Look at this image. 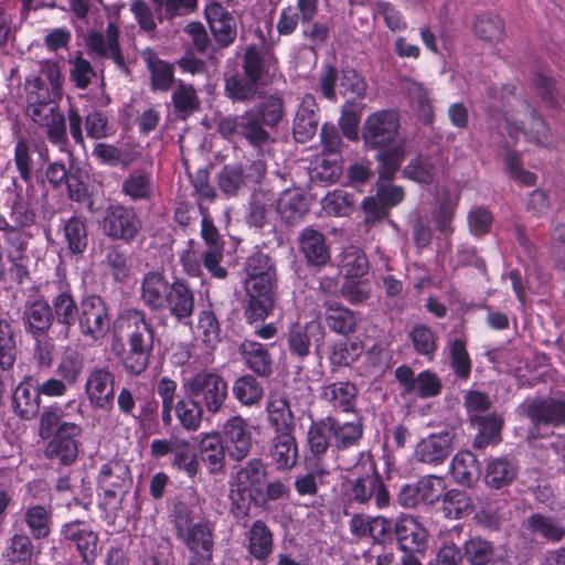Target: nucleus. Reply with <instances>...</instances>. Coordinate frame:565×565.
<instances>
[{
    "instance_id": "37",
    "label": "nucleus",
    "mask_w": 565,
    "mask_h": 565,
    "mask_svg": "<svg viewBox=\"0 0 565 565\" xmlns=\"http://www.w3.org/2000/svg\"><path fill=\"white\" fill-rule=\"evenodd\" d=\"M40 393L33 387V377L25 376L12 394V407L22 419L35 417L40 411Z\"/></svg>"
},
{
    "instance_id": "5",
    "label": "nucleus",
    "mask_w": 565,
    "mask_h": 565,
    "mask_svg": "<svg viewBox=\"0 0 565 565\" xmlns=\"http://www.w3.org/2000/svg\"><path fill=\"white\" fill-rule=\"evenodd\" d=\"M121 320L127 326L128 349L122 356V366L129 374L140 375L149 366L153 351L154 329L148 321L146 312L128 309Z\"/></svg>"
},
{
    "instance_id": "63",
    "label": "nucleus",
    "mask_w": 565,
    "mask_h": 565,
    "mask_svg": "<svg viewBox=\"0 0 565 565\" xmlns=\"http://www.w3.org/2000/svg\"><path fill=\"white\" fill-rule=\"evenodd\" d=\"M408 338L413 343L414 350L431 361L437 350V335L426 324H415L409 333Z\"/></svg>"
},
{
    "instance_id": "61",
    "label": "nucleus",
    "mask_w": 565,
    "mask_h": 565,
    "mask_svg": "<svg viewBox=\"0 0 565 565\" xmlns=\"http://www.w3.org/2000/svg\"><path fill=\"white\" fill-rule=\"evenodd\" d=\"M436 168L431 158L417 154L403 169V175L416 183L431 184L435 180Z\"/></svg>"
},
{
    "instance_id": "43",
    "label": "nucleus",
    "mask_w": 565,
    "mask_h": 565,
    "mask_svg": "<svg viewBox=\"0 0 565 565\" xmlns=\"http://www.w3.org/2000/svg\"><path fill=\"white\" fill-rule=\"evenodd\" d=\"M276 211L286 223L295 224L309 211L308 199L299 189H288L277 198Z\"/></svg>"
},
{
    "instance_id": "11",
    "label": "nucleus",
    "mask_w": 565,
    "mask_h": 565,
    "mask_svg": "<svg viewBox=\"0 0 565 565\" xmlns=\"http://www.w3.org/2000/svg\"><path fill=\"white\" fill-rule=\"evenodd\" d=\"M102 230L111 239L130 242L141 230V221L132 207L109 205L102 221Z\"/></svg>"
},
{
    "instance_id": "46",
    "label": "nucleus",
    "mask_w": 565,
    "mask_h": 565,
    "mask_svg": "<svg viewBox=\"0 0 565 565\" xmlns=\"http://www.w3.org/2000/svg\"><path fill=\"white\" fill-rule=\"evenodd\" d=\"M462 548V556L469 565H490L502 555L499 553V547L493 542L480 535L467 540Z\"/></svg>"
},
{
    "instance_id": "33",
    "label": "nucleus",
    "mask_w": 565,
    "mask_h": 565,
    "mask_svg": "<svg viewBox=\"0 0 565 565\" xmlns=\"http://www.w3.org/2000/svg\"><path fill=\"white\" fill-rule=\"evenodd\" d=\"M239 355L254 374L267 379L274 372V360L266 345L245 339L238 347Z\"/></svg>"
},
{
    "instance_id": "40",
    "label": "nucleus",
    "mask_w": 565,
    "mask_h": 565,
    "mask_svg": "<svg viewBox=\"0 0 565 565\" xmlns=\"http://www.w3.org/2000/svg\"><path fill=\"white\" fill-rule=\"evenodd\" d=\"M358 388L351 382H334L322 386L321 398L332 408L349 413L353 412L356 403Z\"/></svg>"
},
{
    "instance_id": "47",
    "label": "nucleus",
    "mask_w": 565,
    "mask_h": 565,
    "mask_svg": "<svg viewBox=\"0 0 565 565\" xmlns=\"http://www.w3.org/2000/svg\"><path fill=\"white\" fill-rule=\"evenodd\" d=\"M518 468L513 461L505 457L491 458L487 461L484 482L492 489H501L513 482Z\"/></svg>"
},
{
    "instance_id": "7",
    "label": "nucleus",
    "mask_w": 565,
    "mask_h": 565,
    "mask_svg": "<svg viewBox=\"0 0 565 565\" xmlns=\"http://www.w3.org/2000/svg\"><path fill=\"white\" fill-rule=\"evenodd\" d=\"M184 387L191 397H199L206 412L214 415L221 411L227 398V383L217 373L201 371L188 380Z\"/></svg>"
},
{
    "instance_id": "58",
    "label": "nucleus",
    "mask_w": 565,
    "mask_h": 565,
    "mask_svg": "<svg viewBox=\"0 0 565 565\" xmlns=\"http://www.w3.org/2000/svg\"><path fill=\"white\" fill-rule=\"evenodd\" d=\"M121 191L131 201L150 200L153 192L151 174L148 172H132L121 184Z\"/></svg>"
},
{
    "instance_id": "32",
    "label": "nucleus",
    "mask_w": 565,
    "mask_h": 565,
    "mask_svg": "<svg viewBox=\"0 0 565 565\" xmlns=\"http://www.w3.org/2000/svg\"><path fill=\"white\" fill-rule=\"evenodd\" d=\"M22 321L25 332L32 338L46 335L54 322L46 298L40 296L36 300L28 301L23 310Z\"/></svg>"
},
{
    "instance_id": "50",
    "label": "nucleus",
    "mask_w": 565,
    "mask_h": 565,
    "mask_svg": "<svg viewBox=\"0 0 565 565\" xmlns=\"http://www.w3.org/2000/svg\"><path fill=\"white\" fill-rule=\"evenodd\" d=\"M307 446L310 455L317 460H320L328 449L333 446L328 416L311 423L307 433Z\"/></svg>"
},
{
    "instance_id": "16",
    "label": "nucleus",
    "mask_w": 565,
    "mask_h": 565,
    "mask_svg": "<svg viewBox=\"0 0 565 565\" xmlns=\"http://www.w3.org/2000/svg\"><path fill=\"white\" fill-rule=\"evenodd\" d=\"M395 379L401 385V395H416L420 398L437 396L441 391V381L436 373L423 371L415 376L414 371L408 365L398 366L395 372Z\"/></svg>"
},
{
    "instance_id": "49",
    "label": "nucleus",
    "mask_w": 565,
    "mask_h": 565,
    "mask_svg": "<svg viewBox=\"0 0 565 565\" xmlns=\"http://www.w3.org/2000/svg\"><path fill=\"white\" fill-rule=\"evenodd\" d=\"M451 473L457 483L471 487L480 477V465L475 456L469 450H462L455 455L451 461Z\"/></svg>"
},
{
    "instance_id": "54",
    "label": "nucleus",
    "mask_w": 565,
    "mask_h": 565,
    "mask_svg": "<svg viewBox=\"0 0 565 565\" xmlns=\"http://www.w3.org/2000/svg\"><path fill=\"white\" fill-rule=\"evenodd\" d=\"M267 475L266 467L260 459L254 458L242 466L233 476L231 486L243 487L248 490H258Z\"/></svg>"
},
{
    "instance_id": "31",
    "label": "nucleus",
    "mask_w": 565,
    "mask_h": 565,
    "mask_svg": "<svg viewBox=\"0 0 565 565\" xmlns=\"http://www.w3.org/2000/svg\"><path fill=\"white\" fill-rule=\"evenodd\" d=\"M394 535L404 552H423L426 547L427 532L412 515H402L396 520Z\"/></svg>"
},
{
    "instance_id": "2",
    "label": "nucleus",
    "mask_w": 565,
    "mask_h": 565,
    "mask_svg": "<svg viewBox=\"0 0 565 565\" xmlns=\"http://www.w3.org/2000/svg\"><path fill=\"white\" fill-rule=\"evenodd\" d=\"M40 436L49 438L43 450L44 457L58 466H72L79 452L81 425L62 419L58 407L46 408L40 418Z\"/></svg>"
},
{
    "instance_id": "20",
    "label": "nucleus",
    "mask_w": 565,
    "mask_h": 565,
    "mask_svg": "<svg viewBox=\"0 0 565 565\" xmlns=\"http://www.w3.org/2000/svg\"><path fill=\"white\" fill-rule=\"evenodd\" d=\"M224 446L231 459L242 461L252 448V433L246 419L232 416L223 426Z\"/></svg>"
},
{
    "instance_id": "48",
    "label": "nucleus",
    "mask_w": 565,
    "mask_h": 565,
    "mask_svg": "<svg viewBox=\"0 0 565 565\" xmlns=\"http://www.w3.org/2000/svg\"><path fill=\"white\" fill-rule=\"evenodd\" d=\"M23 521L34 540L49 537L53 524V510L50 505L34 504L23 512Z\"/></svg>"
},
{
    "instance_id": "28",
    "label": "nucleus",
    "mask_w": 565,
    "mask_h": 565,
    "mask_svg": "<svg viewBox=\"0 0 565 565\" xmlns=\"http://www.w3.org/2000/svg\"><path fill=\"white\" fill-rule=\"evenodd\" d=\"M177 537L192 552L191 559H202L203 563L212 562L214 542L213 529L210 523H195Z\"/></svg>"
},
{
    "instance_id": "24",
    "label": "nucleus",
    "mask_w": 565,
    "mask_h": 565,
    "mask_svg": "<svg viewBox=\"0 0 565 565\" xmlns=\"http://www.w3.org/2000/svg\"><path fill=\"white\" fill-rule=\"evenodd\" d=\"M195 309V296L193 289L183 279H175L167 298L166 310L179 323L189 324Z\"/></svg>"
},
{
    "instance_id": "41",
    "label": "nucleus",
    "mask_w": 565,
    "mask_h": 565,
    "mask_svg": "<svg viewBox=\"0 0 565 565\" xmlns=\"http://www.w3.org/2000/svg\"><path fill=\"white\" fill-rule=\"evenodd\" d=\"M277 195L267 189H257L250 195L246 221L250 226L263 227L276 207Z\"/></svg>"
},
{
    "instance_id": "55",
    "label": "nucleus",
    "mask_w": 565,
    "mask_h": 565,
    "mask_svg": "<svg viewBox=\"0 0 565 565\" xmlns=\"http://www.w3.org/2000/svg\"><path fill=\"white\" fill-rule=\"evenodd\" d=\"M157 11V20L172 21L194 13L199 7V0H151Z\"/></svg>"
},
{
    "instance_id": "6",
    "label": "nucleus",
    "mask_w": 565,
    "mask_h": 565,
    "mask_svg": "<svg viewBox=\"0 0 565 565\" xmlns=\"http://www.w3.org/2000/svg\"><path fill=\"white\" fill-rule=\"evenodd\" d=\"M42 298H46L52 317L56 323L68 331L75 326L79 305H77L71 285L62 279L47 280L39 287Z\"/></svg>"
},
{
    "instance_id": "23",
    "label": "nucleus",
    "mask_w": 565,
    "mask_h": 565,
    "mask_svg": "<svg viewBox=\"0 0 565 565\" xmlns=\"http://www.w3.org/2000/svg\"><path fill=\"white\" fill-rule=\"evenodd\" d=\"M201 237L207 249L203 254L205 268L216 278L224 279L227 270L220 265L223 259L224 242L213 221L204 216L201 222Z\"/></svg>"
},
{
    "instance_id": "27",
    "label": "nucleus",
    "mask_w": 565,
    "mask_h": 565,
    "mask_svg": "<svg viewBox=\"0 0 565 565\" xmlns=\"http://www.w3.org/2000/svg\"><path fill=\"white\" fill-rule=\"evenodd\" d=\"M318 110L315 96L306 94L297 108L292 122V135L297 142L305 143L316 136L319 126Z\"/></svg>"
},
{
    "instance_id": "17",
    "label": "nucleus",
    "mask_w": 565,
    "mask_h": 565,
    "mask_svg": "<svg viewBox=\"0 0 565 565\" xmlns=\"http://www.w3.org/2000/svg\"><path fill=\"white\" fill-rule=\"evenodd\" d=\"M523 408L534 428L565 425V399L563 398L536 397L526 401Z\"/></svg>"
},
{
    "instance_id": "64",
    "label": "nucleus",
    "mask_w": 565,
    "mask_h": 565,
    "mask_svg": "<svg viewBox=\"0 0 565 565\" xmlns=\"http://www.w3.org/2000/svg\"><path fill=\"white\" fill-rule=\"evenodd\" d=\"M529 526L547 541L559 542L565 537V526L556 519L540 513L529 518Z\"/></svg>"
},
{
    "instance_id": "18",
    "label": "nucleus",
    "mask_w": 565,
    "mask_h": 565,
    "mask_svg": "<svg viewBox=\"0 0 565 565\" xmlns=\"http://www.w3.org/2000/svg\"><path fill=\"white\" fill-rule=\"evenodd\" d=\"M24 228L14 225L12 231L3 235V239L8 245L7 258L10 263L8 268L9 280L19 285L23 284L29 277L26 267L28 236Z\"/></svg>"
},
{
    "instance_id": "21",
    "label": "nucleus",
    "mask_w": 565,
    "mask_h": 565,
    "mask_svg": "<svg viewBox=\"0 0 565 565\" xmlns=\"http://www.w3.org/2000/svg\"><path fill=\"white\" fill-rule=\"evenodd\" d=\"M86 45L88 51L96 56L111 58L120 70L127 68L119 45V29L114 22L107 24L105 33L89 32L86 38Z\"/></svg>"
},
{
    "instance_id": "29",
    "label": "nucleus",
    "mask_w": 565,
    "mask_h": 565,
    "mask_svg": "<svg viewBox=\"0 0 565 565\" xmlns=\"http://www.w3.org/2000/svg\"><path fill=\"white\" fill-rule=\"evenodd\" d=\"M245 547L259 564H267L274 552V533L263 520H256L245 533Z\"/></svg>"
},
{
    "instance_id": "44",
    "label": "nucleus",
    "mask_w": 565,
    "mask_h": 565,
    "mask_svg": "<svg viewBox=\"0 0 565 565\" xmlns=\"http://www.w3.org/2000/svg\"><path fill=\"white\" fill-rule=\"evenodd\" d=\"M150 73V86L152 90L168 92L174 83V67L172 64L160 60L157 54L148 49L142 53Z\"/></svg>"
},
{
    "instance_id": "42",
    "label": "nucleus",
    "mask_w": 565,
    "mask_h": 565,
    "mask_svg": "<svg viewBox=\"0 0 565 565\" xmlns=\"http://www.w3.org/2000/svg\"><path fill=\"white\" fill-rule=\"evenodd\" d=\"M269 456L278 470L291 469L298 460V445L294 433L277 434L271 439Z\"/></svg>"
},
{
    "instance_id": "1",
    "label": "nucleus",
    "mask_w": 565,
    "mask_h": 565,
    "mask_svg": "<svg viewBox=\"0 0 565 565\" xmlns=\"http://www.w3.org/2000/svg\"><path fill=\"white\" fill-rule=\"evenodd\" d=\"M285 116L282 98L278 95L265 97L255 108L242 115L227 116L220 120L218 131L230 138L238 136L258 150H264L274 142L266 127L274 128Z\"/></svg>"
},
{
    "instance_id": "51",
    "label": "nucleus",
    "mask_w": 565,
    "mask_h": 565,
    "mask_svg": "<svg viewBox=\"0 0 565 565\" xmlns=\"http://www.w3.org/2000/svg\"><path fill=\"white\" fill-rule=\"evenodd\" d=\"M34 555V545L29 535L13 534L6 546L3 556L10 565H30Z\"/></svg>"
},
{
    "instance_id": "8",
    "label": "nucleus",
    "mask_w": 565,
    "mask_h": 565,
    "mask_svg": "<svg viewBox=\"0 0 565 565\" xmlns=\"http://www.w3.org/2000/svg\"><path fill=\"white\" fill-rule=\"evenodd\" d=\"M132 484L130 469L121 460L104 463L98 476V486L104 492L106 505L118 508Z\"/></svg>"
},
{
    "instance_id": "62",
    "label": "nucleus",
    "mask_w": 565,
    "mask_h": 565,
    "mask_svg": "<svg viewBox=\"0 0 565 565\" xmlns=\"http://www.w3.org/2000/svg\"><path fill=\"white\" fill-rule=\"evenodd\" d=\"M259 87L256 82L245 75H233L225 79V93L234 102H253Z\"/></svg>"
},
{
    "instance_id": "39",
    "label": "nucleus",
    "mask_w": 565,
    "mask_h": 565,
    "mask_svg": "<svg viewBox=\"0 0 565 565\" xmlns=\"http://www.w3.org/2000/svg\"><path fill=\"white\" fill-rule=\"evenodd\" d=\"M328 418L333 437V447L337 450H347L359 445L364 434V424L361 417H355L351 422H341L333 416H328Z\"/></svg>"
},
{
    "instance_id": "59",
    "label": "nucleus",
    "mask_w": 565,
    "mask_h": 565,
    "mask_svg": "<svg viewBox=\"0 0 565 565\" xmlns=\"http://www.w3.org/2000/svg\"><path fill=\"white\" fill-rule=\"evenodd\" d=\"M18 348L13 327L10 321L0 319V369L10 371L17 360Z\"/></svg>"
},
{
    "instance_id": "56",
    "label": "nucleus",
    "mask_w": 565,
    "mask_h": 565,
    "mask_svg": "<svg viewBox=\"0 0 565 565\" xmlns=\"http://www.w3.org/2000/svg\"><path fill=\"white\" fill-rule=\"evenodd\" d=\"M525 115L530 116L529 127H520L529 141L537 146L548 147L553 143V137L545 120L530 106L523 102Z\"/></svg>"
},
{
    "instance_id": "34",
    "label": "nucleus",
    "mask_w": 565,
    "mask_h": 565,
    "mask_svg": "<svg viewBox=\"0 0 565 565\" xmlns=\"http://www.w3.org/2000/svg\"><path fill=\"white\" fill-rule=\"evenodd\" d=\"M29 118L39 127L45 128L49 141L56 146L61 151H65L68 145L66 121L58 107L44 109Z\"/></svg>"
},
{
    "instance_id": "45",
    "label": "nucleus",
    "mask_w": 565,
    "mask_h": 565,
    "mask_svg": "<svg viewBox=\"0 0 565 565\" xmlns=\"http://www.w3.org/2000/svg\"><path fill=\"white\" fill-rule=\"evenodd\" d=\"M471 424L478 430L473 440L475 448L483 449L489 445L500 441V431L503 425V419L499 415H472Z\"/></svg>"
},
{
    "instance_id": "53",
    "label": "nucleus",
    "mask_w": 565,
    "mask_h": 565,
    "mask_svg": "<svg viewBox=\"0 0 565 565\" xmlns=\"http://www.w3.org/2000/svg\"><path fill=\"white\" fill-rule=\"evenodd\" d=\"M174 111L186 119L200 108V99L193 85L178 81L171 95Z\"/></svg>"
},
{
    "instance_id": "22",
    "label": "nucleus",
    "mask_w": 565,
    "mask_h": 565,
    "mask_svg": "<svg viewBox=\"0 0 565 565\" xmlns=\"http://www.w3.org/2000/svg\"><path fill=\"white\" fill-rule=\"evenodd\" d=\"M61 535L64 541L76 546L85 563L92 564L95 562L99 548L98 536L89 524L81 520L65 523L61 529Z\"/></svg>"
},
{
    "instance_id": "10",
    "label": "nucleus",
    "mask_w": 565,
    "mask_h": 565,
    "mask_svg": "<svg viewBox=\"0 0 565 565\" xmlns=\"http://www.w3.org/2000/svg\"><path fill=\"white\" fill-rule=\"evenodd\" d=\"M81 333L93 341L102 340L108 332L110 317L106 302L97 295L84 297L79 302L77 320Z\"/></svg>"
},
{
    "instance_id": "13",
    "label": "nucleus",
    "mask_w": 565,
    "mask_h": 565,
    "mask_svg": "<svg viewBox=\"0 0 565 565\" xmlns=\"http://www.w3.org/2000/svg\"><path fill=\"white\" fill-rule=\"evenodd\" d=\"M4 204L9 209V214L14 223L22 227H30L35 223L36 213L33 207L32 200L35 193L33 184L25 185L19 183L14 178L9 186L4 190Z\"/></svg>"
},
{
    "instance_id": "12",
    "label": "nucleus",
    "mask_w": 565,
    "mask_h": 565,
    "mask_svg": "<svg viewBox=\"0 0 565 565\" xmlns=\"http://www.w3.org/2000/svg\"><path fill=\"white\" fill-rule=\"evenodd\" d=\"M326 338V329L321 321L313 319L303 324L296 323L287 332V347L292 356L303 360L310 354L311 347L320 355Z\"/></svg>"
},
{
    "instance_id": "15",
    "label": "nucleus",
    "mask_w": 565,
    "mask_h": 565,
    "mask_svg": "<svg viewBox=\"0 0 565 565\" xmlns=\"http://www.w3.org/2000/svg\"><path fill=\"white\" fill-rule=\"evenodd\" d=\"M85 394L93 408L109 409L115 398V374L108 366H95L87 373Z\"/></svg>"
},
{
    "instance_id": "52",
    "label": "nucleus",
    "mask_w": 565,
    "mask_h": 565,
    "mask_svg": "<svg viewBox=\"0 0 565 565\" xmlns=\"http://www.w3.org/2000/svg\"><path fill=\"white\" fill-rule=\"evenodd\" d=\"M217 186L227 198L237 196L249 188L244 168L239 164H226L217 174Z\"/></svg>"
},
{
    "instance_id": "25",
    "label": "nucleus",
    "mask_w": 565,
    "mask_h": 565,
    "mask_svg": "<svg viewBox=\"0 0 565 565\" xmlns=\"http://www.w3.org/2000/svg\"><path fill=\"white\" fill-rule=\"evenodd\" d=\"M299 252L309 266L321 268L326 266L330 258V248L326 236L312 226L305 227L298 235Z\"/></svg>"
},
{
    "instance_id": "26",
    "label": "nucleus",
    "mask_w": 565,
    "mask_h": 565,
    "mask_svg": "<svg viewBox=\"0 0 565 565\" xmlns=\"http://www.w3.org/2000/svg\"><path fill=\"white\" fill-rule=\"evenodd\" d=\"M454 433L444 430L422 439L415 450L416 458L429 465L443 463L454 450Z\"/></svg>"
},
{
    "instance_id": "36",
    "label": "nucleus",
    "mask_w": 565,
    "mask_h": 565,
    "mask_svg": "<svg viewBox=\"0 0 565 565\" xmlns=\"http://www.w3.org/2000/svg\"><path fill=\"white\" fill-rule=\"evenodd\" d=\"M322 307L323 319L330 331L340 335H349L356 331L358 317L353 310L331 300H324Z\"/></svg>"
},
{
    "instance_id": "35",
    "label": "nucleus",
    "mask_w": 565,
    "mask_h": 565,
    "mask_svg": "<svg viewBox=\"0 0 565 565\" xmlns=\"http://www.w3.org/2000/svg\"><path fill=\"white\" fill-rule=\"evenodd\" d=\"M267 420L277 434L294 433L295 416L288 398L281 393H270L266 403Z\"/></svg>"
},
{
    "instance_id": "57",
    "label": "nucleus",
    "mask_w": 565,
    "mask_h": 565,
    "mask_svg": "<svg viewBox=\"0 0 565 565\" xmlns=\"http://www.w3.org/2000/svg\"><path fill=\"white\" fill-rule=\"evenodd\" d=\"M175 416L186 431H196L202 422L203 407L199 401L189 396L175 403Z\"/></svg>"
},
{
    "instance_id": "38",
    "label": "nucleus",
    "mask_w": 565,
    "mask_h": 565,
    "mask_svg": "<svg viewBox=\"0 0 565 565\" xmlns=\"http://www.w3.org/2000/svg\"><path fill=\"white\" fill-rule=\"evenodd\" d=\"M198 459L211 475L224 472L226 448L217 434L205 435L199 444Z\"/></svg>"
},
{
    "instance_id": "9",
    "label": "nucleus",
    "mask_w": 565,
    "mask_h": 565,
    "mask_svg": "<svg viewBox=\"0 0 565 565\" xmlns=\"http://www.w3.org/2000/svg\"><path fill=\"white\" fill-rule=\"evenodd\" d=\"M399 116L391 109L370 114L363 125V140L373 149L390 147L398 136Z\"/></svg>"
},
{
    "instance_id": "60",
    "label": "nucleus",
    "mask_w": 565,
    "mask_h": 565,
    "mask_svg": "<svg viewBox=\"0 0 565 565\" xmlns=\"http://www.w3.org/2000/svg\"><path fill=\"white\" fill-rule=\"evenodd\" d=\"M233 394L241 404L252 406L263 399L264 387L253 375L245 374L234 382Z\"/></svg>"
},
{
    "instance_id": "30",
    "label": "nucleus",
    "mask_w": 565,
    "mask_h": 565,
    "mask_svg": "<svg viewBox=\"0 0 565 565\" xmlns=\"http://www.w3.org/2000/svg\"><path fill=\"white\" fill-rule=\"evenodd\" d=\"M171 284L160 271L147 273L141 281L140 300L153 312H163Z\"/></svg>"
},
{
    "instance_id": "4",
    "label": "nucleus",
    "mask_w": 565,
    "mask_h": 565,
    "mask_svg": "<svg viewBox=\"0 0 565 565\" xmlns=\"http://www.w3.org/2000/svg\"><path fill=\"white\" fill-rule=\"evenodd\" d=\"M39 70L25 77L23 92L28 116L57 107L63 96L64 77L56 61L42 60Z\"/></svg>"
},
{
    "instance_id": "14",
    "label": "nucleus",
    "mask_w": 565,
    "mask_h": 565,
    "mask_svg": "<svg viewBox=\"0 0 565 565\" xmlns=\"http://www.w3.org/2000/svg\"><path fill=\"white\" fill-rule=\"evenodd\" d=\"M243 74L259 86L270 84L278 75V62L274 53L256 45H248L243 55Z\"/></svg>"
},
{
    "instance_id": "3",
    "label": "nucleus",
    "mask_w": 565,
    "mask_h": 565,
    "mask_svg": "<svg viewBox=\"0 0 565 565\" xmlns=\"http://www.w3.org/2000/svg\"><path fill=\"white\" fill-rule=\"evenodd\" d=\"M363 452L359 460L347 470L342 478V491L350 503L367 505L374 500L375 507L385 509L391 503V495L382 477L371 460H364Z\"/></svg>"
},
{
    "instance_id": "19",
    "label": "nucleus",
    "mask_w": 565,
    "mask_h": 565,
    "mask_svg": "<svg viewBox=\"0 0 565 565\" xmlns=\"http://www.w3.org/2000/svg\"><path fill=\"white\" fill-rule=\"evenodd\" d=\"M204 17L220 47H228L234 43L237 36L236 19L220 2L212 1L206 4Z\"/></svg>"
}]
</instances>
